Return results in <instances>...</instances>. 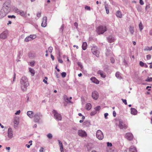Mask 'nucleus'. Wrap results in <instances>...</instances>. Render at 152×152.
<instances>
[{"instance_id": "nucleus-1", "label": "nucleus", "mask_w": 152, "mask_h": 152, "mask_svg": "<svg viewBox=\"0 0 152 152\" xmlns=\"http://www.w3.org/2000/svg\"><path fill=\"white\" fill-rule=\"evenodd\" d=\"M20 82L22 89L23 91H25L29 85L28 79L25 77H22L21 79Z\"/></svg>"}, {"instance_id": "nucleus-2", "label": "nucleus", "mask_w": 152, "mask_h": 152, "mask_svg": "<svg viewBox=\"0 0 152 152\" xmlns=\"http://www.w3.org/2000/svg\"><path fill=\"white\" fill-rule=\"evenodd\" d=\"M107 31V28L105 26H100L96 29V31L99 34H103Z\"/></svg>"}, {"instance_id": "nucleus-3", "label": "nucleus", "mask_w": 152, "mask_h": 152, "mask_svg": "<svg viewBox=\"0 0 152 152\" xmlns=\"http://www.w3.org/2000/svg\"><path fill=\"white\" fill-rule=\"evenodd\" d=\"M52 113L54 114L55 118L58 121H61L62 119V116L61 115L58 113L55 110H53Z\"/></svg>"}, {"instance_id": "nucleus-4", "label": "nucleus", "mask_w": 152, "mask_h": 152, "mask_svg": "<svg viewBox=\"0 0 152 152\" xmlns=\"http://www.w3.org/2000/svg\"><path fill=\"white\" fill-rule=\"evenodd\" d=\"M96 135L97 138L99 140H102L104 138L103 133L102 131L100 130H98L97 131Z\"/></svg>"}, {"instance_id": "nucleus-5", "label": "nucleus", "mask_w": 152, "mask_h": 152, "mask_svg": "<svg viewBox=\"0 0 152 152\" xmlns=\"http://www.w3.org/2000/svg\"><path fill=\"white\" fill-rule=\"evenodd\" d=\"M91 51L93 54L96 57H98L99 56V52L96 47H94L91 49Z\"/></svg>"}, {"instance_id": "nucleus-6", "label": "nucleus", "mask_w": 152, "mask_h": 152, "mask_svg": "<svg viewBox=\"0 0 152 152\" xmlns=\"http://www.w3.org/2000/svg\"><path fill=\"white\" fill-rule=\"evenodd\" d=\"M9 12V11L7 10L6 9L1 10L0 11V19L5 17Z\"/></svg>"}, {"instance_id": "nucleus-7", "label": "nucleus", "mask_w": 152, "mask_h": 152, "mask_svg": "<svg viewBox=\"0 0 152 152\" xmlns=\"http://www.w3.org/2000/svg\"><path fill=\"white\" fill-rule=\"evenodd\" d=\"M42 116V115L40 113H36L34 116V121L35 122H37L39 121L40 117Z\"/></svg>"}, {"instance_id": "nucleus-8", "label": "nucleus", "mask_w": 152, "mask_h": 152, "mask_svg": "<svg viewBox=\"0 0 152 152\" xmlns=\"http://www.w3.org/2000/svg\"><path fill=\"white\" fill-rule=\"evenodd\" d=\"M36 37V35L35 34L31 35L25 38L24 40L25 42H27L30 41L35 39Z\"/></svg>"}, {"instance_id": "nucleus-9", "label": "nucleus", "mask_w": 152, "mask_h": 152, "mask_svg": "<svg viewBox=\"0 0 152 152\" xmlns=\"http://www.w3.org/2000/svg\"><path fill=\"white\" fill-rule=\"evenodd\" d=\"M118 126L120 129H126L128 127L127 125L126 124H124L121 121H119Z\"/></svg>"}, {"instance_id": "nucleus-10", "label": "nucleus", "mask_w": 152, "mask_h": 152, "mask_svg": "<svg viewBox=\"0 0 152 152\" xmlns=\"http://www.w3.org/2000/svg\"><path fill=\"white\" fill-rule=\"evenodd\" d=\"M78 135L82 137H86L87 136V134L86 132L82 130H80L78 131Z\"/></svg>"}, {"instance_id": "nucleus-11", "label": "nucleus", "mask_w": 152, "mask_h": 152, "mask_svg": "<svg viewBox=\"0 0 152 152\" xmlns=\"http://www.w3.org/2000/svg\"><path fill=\"white\" fill-rule=\"evenodd\" d=\"M125 137L128 140L130 141L133 139V136L131 133H127L125 134Z\"/></svg>"}, {"instance_id": "nucleus-12", "label": "nucleus", "mask_w": 152, "mask_h": 152, "mask_svg": "<svg viewBox=\"0 0 152 152\" xmlns=\"http://www.w3.org/2000/svg\"><path fill=\"white\" fill-rule=\"evenodd\" d=\"M8 34L7 31H5L0 34V38L3 39H5L7 37Z\"/></svg>"}, {"instance_id": "nucleus-13", "label": "nucleus", "mask_w": 152, "mask_h": 152, "mask_svg": "<svg viewBox=\"0 0 152 152\" xmlns=\"http://www.w3.org/2000/svg\"><path fill=\"white\" fill-rule=\"evenodd\" d=\"M92 96L94 99H97L99 97L98 93L96 91H94L92 93Z\"/></svg>"}, {"instance_id": "nucleus-14", "label": "nucleus", "mask_w": 152, "mask_h": 152, "mask_svg": "<svg viewBox=\"0 0 152 152\" xmlns=\"http://www.w3.org/2000/svg\"><path fill=\"white\" fill-rule=\"evenodd\" d=\"M8 137L11 138L13 137L12 130L11 128H9L8 130Z\"/></svg>"}, {"instance_id": "nucleus-15", "label": "nucleus", "mask_w": 152, "mask_h": 152, "mask_svg": "<svg viewBox=\"0 0 152 152\" xmlns=\"http://www.w3.org/2000/svg\"><path fill=\"white\" fill-rule=\"evenodd\" d=\"M43 20L42 22V23L41 24V26L42 27H45L47 25V18L46 17H44L43 18Z\"/></svg>"}, {"instance_id": "nucleus-16", "label": "nucleus", "mask_w": 152, "mask_h": 152, "mask_svg": "<svg viewBox=\"0 0 152 152\" xmlns=\"http://www.w3.org/2000/svg\"><path fill=\"white\" fill-rule=\"evenodd\" d=\"M97 74H99L102 77L104 78L106 77L105 73L102 70H99L97 72Z\"/></svg>"}, {"instance_id": "nucleus-17", "label": "nucleus", "mask_w": 152, "mask_h": 152, "mask_svg": "<svg viewBox=\"0 0 152 152\" xmlns=\"http://www.w3.org/2000/svg\"><path fill=\"white\" fill-rule=\"evenodd\" d=\"M107 39L109 42L111 43L114 42L115 41V38L112 36H109L107 38Z\"/></svg>"}, {"instance_id": "nucleus-18", "label": "nucleus", "mask_w": 152, "mask_h": 152, "mask_svg": "<svg viewBox=\"0 0 152 152\" xmlns=\"http://www.w3.org/2000/svg\"><path fill=\"white\" fill-rule=\"evenodd\" d=\"M90 79L94 83L96 84H99V81L94 77H92Z\"/></svg>"}, {"instance_id": "nucleus-19", "label": "nucleus", "mask_w": 152, "mask_h": 152, "mask_svg": "<svg viewBox=\"0 0 152 152\" xmlns=\"http://www.w3.org/2000/svg\"><path fill=\"white\" fill-rule=\"evenodd\" d=\"M129 152H136V149L134 146H131L129 148Z\"/></svg>"}, {"instance_id": "nucleus-20", "label": "nucleus", "mask_w": 152, "mask_h": 152, "mask_svg": "<svg viewBox=\"0 0 152 152\" xmlns=\"http://www.w3.org/2000/svg\"><path fill=\"white\" fill-rule=\"evenodd\" d=\"M27 115L30 118H32L33 117L34 112L32 111H28L27 112Z\"/></svg>"}, {"instance_id": "nucleus-21", "label": "nucleus", "mask_w": 152, "mask_h": 152, "mask_svg": "<svg viewBox=\"0 0 152 152\" xmlns=\"http://www.w3.org/2000/svg\"><path fill=\"white\" fill-rule=\"evenodd\" d=\"M137 113V110L134 108H131V113L134 115H136Z\"/></svg>"}, {"instance_id": "nucleus-22", "label": "nucleus", "mask_w": 152, "mask_h": 152, "mask_svg": "<svg viewBox=\"0 0 152 152\" xmlns=\"http://www.w3.org/2000/svg\"><path fill=\"white\" fill-rule=\"evenodd\" d=\"M27 13L26 12H24L23 11H20L19 15H20L21 16L23 17H26V16Z\"/></svg>"}, {"instance_id": "nucleus-23", "label": "nucleus", "mask_w": 152, "mask_h": 152, "mask_svg": "<svg viewBox=\"0 0 152 152\" xmlns=\"http://www.w3.org/2000/svg\"><path fill=\"white\" fill-rule=\"evenodd\" d=\"M87 43L86 42H83L82 46V49L84 50H86L87 48Z\"/></svg>"}, {"instance_id": "nucleus-24", "label": "nucleus", "mask_w": 152, "mask_h": 152, "mask_svg": "<svg viewBox=\"0 0 152 152\" xmlns=\"http://www.w3.org/2000/svg\"><path fill=\"white\" fill-rule=\"evenodd\" d=\"M115 76L116 77L119 79H121L122 78L121 76V75L120 73L119 72H117L115 74Z\"/></svg>"}, {"instance_id": "nucleus-25", "label": "nucleus", "mask_w": 152, "mask_h": 152, "mask_svg": "<svg viewBox=\"0 0 152 152\" xmlns=\"http://www.w3.org/2000/svg\"><path fill=\"white\" fill-rule=\"evenodd\" d=\"M86 109L87 110H90L91 108V104L89 103H87L86 105Z\"/></svg>"}, {"instance_id": "nucleus-26", "label": "nucleus", "mask_w": 152, "mask_h": 152, "mask_svg": "<svg viewBox=\"0 0 152 152\" xmlns=\"http://www.w3.org/2000/svg\"><path fill=\"white\" fill-rule=\"evenodd\" d=\"M116 16L118 18H121L122 17V15L121 12L119 11H118L116 13Z\"/></svg>"}, {"instance_id": "nucleus-27", "label": "nucleus", "mask_w": 152, "mask_h": 152, "mask_svg": "<svg viewBox=\"0 0 152 152\" xmlns=\"http://www.w3.org/2000/svg\"><path fill=\"white\" fill-rule=\"evenodd\" d=\"M14 126H16L19 123V121L18 119H15L14 121Z\"/></svg>"}, {"instance_id": "nucleus-28", "label": "nucleus", "mask_w": 152, "mask_h": 152, "mask_svg": "<svg viewBox=\"0 0 152 152\" xmlns=\"http://www.w3.org/2000/svg\"><path fill=\"white\" fill-rule=\"evenodd\" d=\"M90 122L88 121H85L83 123V125L85 126H88L90 125Z\"/></svg>"}, {"instance_id": "nucleus-29", "label": "nucleus", "mask_w": 152, "mask_h": 152, "mask_svg": "<svg viewBox=\"0 0 152 152\" xmlns=\"http://www.w3.org/2000/svg\"><path fill=\"white\" fill-rule=\"evenodd\" d=\"M64 98L66 101L70 103H72L71 101L69 100V99L67 96L65 95L64 96Z\"/></svg>"}, {"instance_id": "nucleus-30", "label": "nucleus", "mask_w": 152, "mask_h": 152, "mask_svg": "<svg viewBox=\"0 0 152 152\" xmlns=\"http://www.w3.org/2000/svg\"><path fill=\"white\" fill-rule=\"evenodd\" d=\"M29 72L31 73V74L32 76H34L35 74V72L34 70L33 69H32L30 68H29Z\"/></svg>"}, {"instance_id": "nucleus-31", "label": "nucleus", "mask_w": 152, "mask_h": 152, "mask_svg": "<svg viewBox=\"0 0 152 152\" xmlns=\"http://www.w3.org/2000/svg\"><path fill=\"white\" fill-rule=\"evenodd\" d=\"M20 10L18 9L17 8H15L14 9V11L16 13H17L18 14L20 12Z\"/></svg>"}, {"instance_id": "nucleus-32", "label": "nucleus", "mask_w": 152, "mask_h": 152, "mask_svg": "<svg viewBox=\"0 0 152 152\" xmlns=\"http://www.w3.org/2000/svg\"><path fill=\"white\" fill-rule=\"evenodd\" d=\"M139 29L140 31H141L143 29V26L141 22H140L139 25Z\"/></svg>"}, {"instance_id": "nucleus-33", "label": "nucleus", "mask_w": 152, "mask_h": 152, "mask_svg": "<svg viewBox=\"0 0 152 152\" xmlns=\"http://www.w3.org/2000/svg\"><path fill=\"white\" fill-rule=\"evenodd\" d=\"M101 109L100 107L99 106H97L95 108V110L97 111H99Z\"/></svg>"}, {"instance_id": "nucleus-34", "label": "nucleus", "mask_w": 152, "mask_h": 152, "mask_svg": "<svg viewBox=\"0 0 152 152\" xmlns=\"http://www.w3.org/2000/svg\"><path fill=\"white\" fill-rule=\"evenodd\" d=\"M134 28L133 27H130V32L132 34H133L134 32Z\"/></svg>"}, {"instance_id": "nucleus-35", "label": "nucleus", "mask_w": 152, "mask_h": 152, "mask_svg": "<svg viewBox=\"0 0 152 152\" xmlns=\"http://www.w3.org/2000/svg\"><path fill=\"white\" fill-rule=\"evenodd\" d=\"M97 113V112L95 110L92 111L90 113V115L91 116L94 115H95V114H96Z\"/></svg>"}, {"instance_id": "nucleus-36", "label": "nucleus", "mask_w": 152, "mask_h": 152, "mask_svg": "<svg viewBox=\"0 0 152 152\" xmlns=\"http://www.w3.org/2000/svg\"><path fill=\"white\" fill-rule=\"evenodd\" d=\"M53 48L52 47H50L48 48V50L50 53H51L53 50Z\"/></svg>"}, {"instance_id": "nucleus-37", "label": "nucleus", "mask_w": 152, "mask_h": 152, "mask_svg": "<svg viewBox=\"0 0 152 152\" xmlns=\"http://www.w3.org/2000/svg\"><path fill=\"white\" fill-rule=\"evenodd\" d=\"M105 9H106V13L107 14H108L109 12L108 8L106 5L105 6Z\"/></svg>"}, {"instance_id": "nucleus-38", "label": "nucleus", "mask_w": 152, "mask_h": 152, "mask_svg": "<svg viewBox=\"0 0 152 152\" xmlns=\"http://www.w3.org/2000/svg\"><path fill=\"white\" fill-rule=\"evenodd\" d=\"M47 136L49 139H51L53 137L52 134L50 133H49L48 134Z\"/></svg>"}, {"instance_id": "nucleus-39", "label": "nucleus", "mask_w": 152, "mask_h": 152, "mask_svg": "<svg viewBox=\"0 0 152 152\" xmlns=\"http://www.w3.org/2000/svg\"><path fill=\"white\" fill-rule=\"evenodd\" d=\"M147 82L152 81V77L149 78L148 77L147 79L145 80Z\"/></svg>"}, {"instance_id": "nucleus-40", "label": "nucleus", "mask_w": 152, "mask_h": 152, "mask_svg": "<svg viewBox=\"0 0 152 152\" xmlns=\"http://www.w3.org/2000/svg\"><path fill=\"white\" fill-rule=\"evenodd\" d=\"M61 75L63 77H64L66 75V73L65 72H63L61 74Z\"/></svg>"}, {"instance_id": "nucleus-41", "label": "nucleus", "mask_w": 152, "mask_h": 152, "mask_svg": "<svg viewBox=\"0 0 152 152\" xmlns=\"http://www.w3.org/2000/svg\"><path fill=\"white\" fill-rule=\"evenodd\" d=\"M152 50V46L150 47H148L147 48H146L144 50Z\"/></svg>"}, {"instance_id": "nucleus-42", "label": "nucleus", "mask_w": 152, "mask_h": 152, "mask_svg": "<svg viewBox=\"0 0 152 152\" xmlns=\"http://www.w3.org/2000/svg\"><path fill=\"white\" fill-rule=\"evenodd\" d=\"M121 100L123 101V102L125 104H126V105L127 104V102H126V99H122Z\"/></svg>"}, {"instance_id": "nucleus-43", "label": "nucleus", "mask_w": 152, "mask_h": 152, "mask_svg": "<svg viewBox=\"0 0 152 152\" xmlns=\"http://www.w3.org/2000/svg\"><path fill=\"white\" fill-rule=\"evenodd\" d=\"M58 142H59V145L60 147H63V145L62 142L59 140H58Z\"/></svg>"}, {"instance_id": "nucleus-44", "label": "nucleus", "mask_w": 152, "mask_h": 152, "mask_svg": "<svg viewBox=\"0 0 152 152\" xmlns=\"http://www.w3.org/2000/svg\"><path fill=\"white\" fill-rule=\"evenodd\" d=\"M8 18H15V16L14 15H8Z\"/></svg>"}, {"instance_id": "nucleus-45", "label": "nucleus", "mask_w": 152, "mask_h": 152, "mask_svg": "<svg viewBox=\"0 0 152 152\" xmlns=\"http://www.w3.org/2000/svg\"><path fill=\"white\" fill-rule=\"evenodd\" d=\"M151 58V56L150 55H148L147 56V58L148 60L150 59Z\"/></svg>"}, {"instance_id": "nucleus-46", "label": "nucleus", "mask_w": 152, "mask_h": 152, "mask_svg": "<svg viewBox=\"0 0 152 152\" xmlns=\"http://www.w3.org/2000/svg\"><path fill=\"white\" fill-rule=\"evenodd\" d=\"M139 64L141 66H143L144 65V63L141 61H140Z\"/></svg>"}, {"instance_id": "nucleus-47", "label": "nucleus", "mask_w": 152, "mask_h": 152, "mask_svg": "<svg viewBox=\"0 0 152 152\" xmlns=\"http://www.w3.org/2000/svg\"><path fill=\"white\" fill-rule=\"evenodd\" d=\"M112 145L111 143L109 142H107V146L108 147H111Z\"/></svg>"}, {"instance_id": "nucleus-48", "label": "nucleus", "mask_w": 152, "mask_h": 152, "mask_svg": "<svg viewBox=\"0 0 152 152\" xmlns=\"http://www.w3.org/2000/svg\"><path fill=\"white\" fill-rule=\"evenodd\" d=\"M85 9L87 10H90V7L88 6H86L85 7Z\"/></svg>"}, {"instance_id": "nucleus-49", "label": "nucleus", "mask_w": 152, "mask_h": 152, "mask_svg": "<svg viewBox=\"0 0 152 152\" xmlns=\"http://www.w3.org/2000/svg\"><path fill=\"white\" fill-rule=\"evenodd\" d=\"M41 13L40 12H38L37 14V16L38 18H39L41 16Z\"/></svg>"}, {"instance_id": "nucleus-50", "label": "nucleus", "mask_w": 152, "mask_h": 152, "mask_svg": "<svg viewBox=\"0 0 152 152\" xmlns=\"http://www.w3.org/2000/svg\"><path fill=\"white\" fill-rule=\"evenodd\" d=\"M20 110H19L18 111H17L16 112L15 114L16 115H19L20 113Z\"/></svg>"}, {"instance_id": "nucleus-51", "label": "nucleus", "mask_w": 152, "mask_h": 152, "mask_svg": "<svg viewBox=\"0 0 152 152\" xmlns=\"http://www.w3.org/2000/svg\"><path fill=\"white\" fill-rule=\"evenodd\" d=\"M140 3L141 5H143L144 4L142 0H140Z\"/></svg>"}, {"instance_id": "nucleus-52", "label": "nucleus", "mask_w": 152, "mask_h": 152, "mask_svg": "<svg viewBox=\"0 0 152 152\" xmlns=\"http://www.w3.org/2000/svg\"><path fill=\"white\" fill-rule=\"evenodd\" d=\"M58 61L60 63H63V61L61 59H60V58H58Z\"/></svg>"}, {"instance_id": "nucleus-53", "label": "nucleus", "mask_w": 152, "mask_h": 152, "mask_svg": "<svg viewBox=\"0 0 152 152\" xmlns=\"http://www.w3.org/2000/svg\"><path fill=\"white\" fill-rule=\"evenodd\" d=\"M60 149L61 152H64L63 146L60 147Z\"/></svg>"}, {"instance_id": "nucleus-54", "label": "nucleus", "mask_w": 152, "mask_h": 152, "mask_svg": "<svg viewBox=\"0 0 152 152\" xmlns=\"http://www.w3.org/2000/svg\"><path fill=\"white\" fill-rule=\"evenodd\" d=\"M108 115V114L107 113H106L104 114V117L105 118H107V117Z\"/></svg>"}, {"instance_id": "nucleus-55", "label": "nucleus", "mask_w": 152, "mask_h": 152, "mask_svg": "<svg viewBox=\"0 0 152 152\" xmlns=\"http://www.w3.org/2000/svg\"><path fill=\"white\" fill-rule=\"evenodd\" d=\"M74 25L76 27V28H77L78 26V23L76 22H75L74 23Z\"/></svg>"}, {"instance_id": "nucleus-56", "label": "nucleus", "mask_w": 152, "mask_h": 152, "mask_svg": "<svg viewBox=\"0 0 152 152\" xmlns=\"http://www.w3.org/2000/svg\"><path fill=\"white\" fill-rule=\"evenodd\" d=\"M110 60H111V62L112 63H114V62L115 60H114V58H111Z\"/></svg>"}, {"instance_id": "nucleus-57", "label": "nucleus", "mask_w": 152, "mask_h": 152, "mask_svg": "<svg viewBox=\"0 0 152 152\" xmlns=\"http://www.w3.org/2000/svg\"><path fill=\"white\" fill-rule=\"evenodd\" d=\"M44 148L42 147L39 150L40 152H43V151Z\"/></svg>"}, {"instance_id": "nucleus-58", "label": "nucleus", "mask_w": 152, "mask_h": 152, "mask_svg": "<svg viewBox=\"0 0 152 152\" xmlns=\"http://www.w3.org/2000/svg\"><path fill=\"white\" fill-rule=\"evenodd\" d=\"M30 63L31 65L33 66H34V61H33V62H30Z\"/></svg>"}, {"instance_id": "nucleus-59", "label": "nucleus", "mask_w": 152, "mask_h": 152, "mask_svg": "<svg viewBox=\"0 0 152 152\" xmlns=\"http://www.w3.org/2000/svg\"><path fill=\"white\" fill-rule=\"evenodd\" d=\"M113 114L114 117H115L116 115V113L115 111H114L113 112Z\"/></svg>"}, {"instance_id": "nucleus-60", "label": "nucleus", "mask_w": 152, "mask_h": 152, "mask_svg": "<svg viewBox=\"0 0 152 152\" xmlns=\"http://www.w3.org/2000/svg\"><path fill=\"white\" fill-rule=\"evenodd\" d=\"M51 57L53 60H54V56L52 54H51Z\"/></svg>"}, {"instance_id": "nucleus-61", "label": "nucleus", "mask_w": 152, "mask_h": 152, "mask_svg": "<svg viewBox=\"0 0 152 152\" xmlns=\"http://www.w3.org/2000/svg\"><path fill=\"white\" fill-rule=\"evenodd\" d=\"M6 149L8 151V152H9L10 150V147H7L6 148Z\"/></svg>"}, {"instance_id": "nucleus-62", "label": "nucleus", "mask_w": 152, "mask_h": 152, "mask_svg": "<svg viewBox=\"0 0 152 152\" xmlns=\"http://www.w3.org/2000/svg\"><path fill=\"white\" fill-rule=\"evenodd\" d=\"M43 82H44L46 84L47 83V80H46L45 79H44L43 80Z\"/></svg>"}, {"instance_id": "nucleus-63", "label": "nucleus", "mask_w": 152, "mask_h": 152, "mask_svg": "<svg viewBox=\"0 0 152 152\" xmlns=\"http://www.w3.org/2000/svg\"><path fill=\"white\" fill-rule=\"evenodd\" d=\"M149 34L151 35H152V30L150 31L149 32Z\"/></svg>"}, {"instance_id": "nucleus-64", "label": "nucleus", "mask_w": 152, "mask_h": 152, "mask_svg": "<svg viewBox=\"0 0 152 152\" xmlns=\"http://www.w3.org/2000/svg\"><path fill=\"white\" fill-rule=\"evenodd\" d=\"M46 53L45 56H48V50H46Z\"/></svg>"}]
</instances>
